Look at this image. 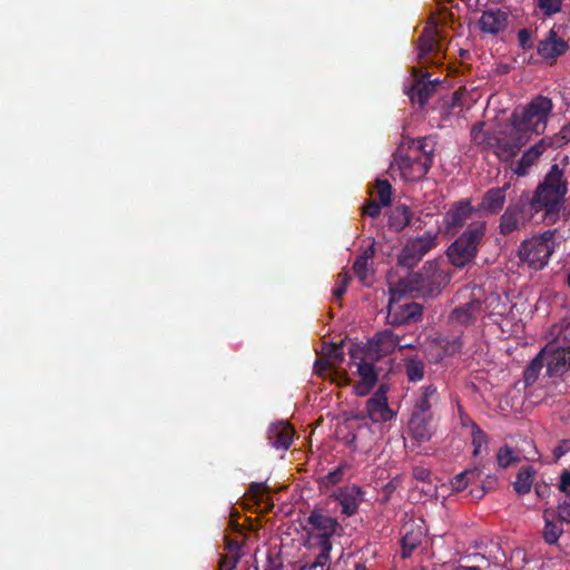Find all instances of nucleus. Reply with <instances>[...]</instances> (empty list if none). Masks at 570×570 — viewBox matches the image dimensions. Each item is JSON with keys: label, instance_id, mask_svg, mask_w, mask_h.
Listing matches in <instances>:
<instances>
[{"label": "nucleus", "instance_id": "1", "mask_svg": "<svg viewBox=\"0 0 570 570\" xmlns=\"http://www.w3.org/2000/svg\"><path fill=\"white\" fill-rule=\"evenodd\" d=\"M552 110V100L542 95H538L527 105L515 108L510 117L511 126L508 129L511 141H513L508 155L518 154L532 135L543 134Z\"/></svg>", "mask_w": 570, "mask_h": 570}, {"label": "nucleus", "instance_id": "2", "mask_svg": "<svg viewBox=\"0 0 570 570\" xmlns=\"http://www.w3.org/2000/svg\"><path fill=\"white\" fill-rule=\"evenodd\" d=\"M568 193V181L563 178V170L554 164L538 185L534 195L529 198L530 209L539 212L544 209V219L554 223Z\"/></svg>", "mask_w": 570, "mask_h": 570}, {"label": "nucleus", "instance_id": "3", "mask_svg": "<svg viewBox=\"0 0 570 570\" xmlns=\"http://www.w3.org/2000/svg\"><path fill=\"white\" fill-rule=\"evenodd\" d=\"M434 146L428 138H417L402 145L394 158L404 180L417 181L429 173L434 158Z\"/></svg>", "mask_w": 570, "mask_h": 570}, {"label": "nucleus", "instance_id": "4", "mask_svg": "<svg viewBox=\"0 0 570 570\" xmlns=\"http://www.w3.org/2000/svg\"><path fill=\"white\" fill-rule=\"evenodd\" d=\"M485 233V220H471L465 229L449 246L446 255L450 263L456 268H463L469 264H472L484 242Z\"/></svg>", "mask_w": 570, "mask_h": 570}, {"label": "nucleus", "instance_id": "5", "mask_svg": "<svg viewBox=\"0 0 570 570\" xmlns=\"http://www.w3.org/2000/svg\"><path fill=\"white\" fill-rule=\"evenodd\" d=\"M306 546L318 549L320 552L330 553L333 549L332 539L341 529L338 521L324 514L321 510H313L306 519Z\"/></svg>", "mask_w": 570, "mask_h": 570}, {"label": "nucleus", "instance_id": "6", "mask_svg": "<svg viewBox=\"0 0 570 570\" xmlns=\"http://www.w3.org/2000/svg\"><path fill=\"white\" fill-rule=\"evenodd\" d=\"M554 233L549 229L523 240L518 250L520 259L535 271L542 269L554 250Z\"/></svg>", "mask_w": 570, "mask_h": 570}, {"label": "nucleus", "instance_id": "7", "mask_svg": "<svg viewBox=\"0 0 570 570\" xmlns=\"http://www.w3.org/2000/svg\"><path fill=\"white\" fill-rule=\"evenodd\" d=\"M483 128L484 122H476L471 128V139L476 146L485 150H493L503 161H509L517 155L512 153L508 155L513 145L508 129L501 130L498 135H491Z\"/></svg>", "mask_w": 570, "mask_h": 570}, {"label": "nucleus", "instance_id": "8", "mask_svg": "<svg viewBox=\"0 0 570 570\" xmlns=\"http://www.w3.org/2000/svg\"><path fill=\"white\" fill-rule=\"evenodd\" d=\"M534 209H530L528 195H521L517 200L510 202L500 217L499 233L509 236L524 227L532 218Z\"/></svg>", "mask_w": 570, "mask_h": 570}, {"label": "nucleus", "instance_id": "9", "mask_svg": "<svg viewBox=\"0 0 570 570\" xmlns=\"http://www.w3.org/2000/svg\"><path fill=\"white\" fill-rule=\"evenodd\" d=\"M441 272L434 262H426L422 271L410 275L409 289L422 296H436L440 294Z\"/></svg>", "mask_w": 570, "mask_h": 570}, {"label": "nucleus", "instance_id": "10", "mask_svg": "<svg viewBox=\"0 0 570 570\" xmlns=\"http://www.w3.org/2000/svg\"><path fill=\"white\" fill-rule=\"evenodd\" d=\"M435 246L436 236L426 232L404 245L397 256V263L402 267L413 268Z\"/></svg>", "mask_w": 570, "mask_h": 570}, {"label": "nucleus", "instance_id": "11", "mask_svg": "<svg viewBox=\"0 0 570 570\" xmlns=\"http://www.w3.org/2000/svg\"><path fill=\"white\" fill-rule=\"evenodd\" d=\"M478 212L470 199L464 198L453 203L443 217L445 233L454 236L466 224L469 225L472 216Z\"/></svg>", "mask_w": 570, "mask_h": 570}, {"label": "nucleus", "instance_id": "12", "mask_svg": "<svg viewBox=\"0 0 570 570\" xmlns=\"http://www.w3.org/2000/svg\"><path fill=\"white\" fill-rule=\"evenodd\" d=\"M412 75L414 81L406 94L412 102H416L422 108L435 92L439 81L428 79L430 75L422 73L421 70L415 67L412 68Z\"/></svg>", "mask_w": 570, "mask_h": 570}, {"label": "nucleus", "instance_id": "13", "mask_svg": "<svg viewBox=\"0 0 570 570\" xmlns=\"http://www.w3.org/2000/svg\"><path fill=\"white\" fill-rule=\"evenodd\" d=\"M366 414L374 423L387 422L394 412L387 404L386 392L383 385L366 401Z\"/></svg>", "mask_w": 570, "mask_h": 570}, {"label": "nucleus", "instance_id": "14", "mask_svg": "<svg viewBox=\"0 0 570 570\" xmlns=\"http://www.w3.org/2000/svg\"><path fill=\"white\" fill-rule=\"evenodd\" d=\"M341 505V512L346 517H352L358 511L360 504L364 500V492L355 484L337 489L332 495Z\"/></svg>", "mask_w": 570, "mask_h": 570}, {"label": "nucleus", "instance_id": "15", "mask_svg": "<svg viewBox=\"0 0 570 570\" xmlns=\"http://www.w3.org/2000/svg\"><path fill=\"white\" fill-rule=\"evenodd\" d=\"M422 315V306L417 303L411 302L405 304H389L386 321L393 326L407 324L416 321Z\"/></svg>", "mask_w": 570, "mask_h": 570}, {"label": "nucleus", "instance_id": "16", "mask_svg": "<svg viewBox=\"0 0 570 570\" xmlns=\"http://www.w3.org/2000/svg\"><path fill=\"white\" fill-rule=\"evenodd\" d=\"M483 302L480 297H476L474 293H469V299L464 303H460L451 313V321L469 325L473 323L478 316L482 313Z\"/></svg>", "mask_w": 570, "mask_h": 570}, {"label": "nucleus", "instance_id": "17", "mask_svg": "<svg viewBox=\"0 0 570 570\" xmlns=\"http://www.w3.org/2000/svg\"><path fill=\"white\" fill-rule=\"evenodd\" d=\"M295 431L287 421L272 423L266 432L268 444L276 449L286 451L293 443Z\"/></svg>", "mask_w": 570, "mask_h": 570}, {"label": "nucleus", "instance_id": "18", "mask_svg": "<svg viewBox=\"0 0 570 570\" xmlns=\"http://www.w3.org/2000/svg\"><path fill=\"white\" fill-rule=\"evenodd\" d=\"M401 533V557L407 559L421 546L425 530L423 525L409 521L402 527Z\"/></svg>", "mask_w": 570, "mask_h": 570}, {"label": "nucleus", "instance_id": "19", "mask_svg": "<svg viewBox=\"0 0 570 570\" xmlns=\"http://www.w3.org/2000/svg\"><path fill=\"white\" fill-rule=\"evenodd\" d=\"M397 345H400V336L392 330H383L377 332L367 342V352L375 355L377 358L393 353Z\"/></svg>", "mask_w": 570, "mask_h": 570}, {"label": "nucleus", "instance_id": "20", "mask_svg": "<svg viewBox=\"0 0 570 570\" xmlns=\"http://www.w3.org/2000/svg\"><path fill=\"white\" fill-rule=\"evenodd\" d=\"M569 49L568 42L560 38L554 29H550L546 37L538 42L537 51L544 60L554 61Z\"/></svg>", "mask_w": 570, "mask_h": 570}, {"label": "nucleus", "instance_id": "21", "mask_svg": "<svg viewBox=\"0 0 570 570\" xmlns=\"http://www.w3.org/2000/svg\"><path fill=\"white\" fill-rule=\"evenodd\" d=\"M510 189V184L505 183L501 187H492L488 189L478 205V212H483L488 215L499 214L507 202V191Z\"/></svg>", "mask_w": 570, "mask_h": 570}, {"label": "nucleus", "instance_id": "22", "mask_svg": "<svg viewBox=\"0 0 570 570\" xmlns=\"http://www.w3.org/2000/svg\"><path fill=\"white\" fill-rule=\"evenodd\" d=\"M407 428L414 440L428 442L434 433L433 414L411 413Z\"/></svg>", "mask_w": 570, "mask_h": 570}, {"label": "nucleus", "instance_id": "23", "mask_svg": "<svg viewBox=\"0 0 570 570\" xmlns=\"http://www.w3.org/2000/svg\"><path fill=\"white\" fill-rule=\"evenodd\" d=\"M439 30L435 27H425L417 39V61L424 63L430 55L435 58L441 53L440 43L438 41Z\"/></svg>", "mask_w": 570, "mask_h": 570}, {"label": "nucleus", "instance_id": "24", "mask_svg": "<svg viewBox=\"0 0 570 570\" xmlns=\"http://www.w3.org/2000/svg\"><path fill=\"white\" fill-rule=\"evenodd\" d=\"M508 14L501 9L483 11L479 28L484 33L498 35L507 27Z\"/></svg>", "mask_w": 570, "mask_h": 570}, {"label": "nucleus", "instance_id": "25", "mask_svg": "<svg viewBox=\"0 0 570 570\" xmlns=\"http://www.w3.org/2000/svg\"><path fill=\"white\" fill-rule=\"evenodd\" d=\"M357 373L361 380L354 385V391L356 395L365 396L376 384L377 373L374 365L365 362L364 360L357 363Z\"/></svg>", "mask_w": 570, "mask_h": 570}, {"label": "nucleus", "instance_id": "26", "mask_svg": "<svg viewBox=\"0 0 570 570\" xmlns=\"http://www.w3.org/2000/svg\"><path fill=\"white\" fill-rule=\"evenodd\" d=\"M440 396L434 384L422 386L414 402L412 413L433 414L432 406L438 403Z\"/></svg>", "mask_w": 570, "mask_h": 570}, {"label": "nucleus", "instance_id": "27", "mask_svg": "<svg viewBox=\"0 0 570 570\" xmlns=\"http://www.w3.org/2000/svg\"><path fill=\"white\" fill-rule=\"evenodd\" d=\"M552 144H547V139H541L538 144L531 146L528 150H525L517 163V167L514 173L518 176H524L528 174L529 168L539 159V157L543 154L547 146H551Z\"/></svg>", "mask_w": 570, "mask_h": 570}, {"label": "nucleus", "instance_id": "28", "mask_svg": "<svg viewBox=\"0 0 570 570\" xmlns=\"http://www.w3.org/2000/svg\"><path fill=\"white\" fill-rule=\"evenodd\" d=\"M544 529L542 532L543 539L548 544H554L558 542L560 535L563 533L562 524L554 522L552 519L556 518V511L546 510L543 513Z\"/></svg>", "mask_w": 570, "mask_h": 570}, {"label": "nucleus", "instance_id": "29", "mask_svg": "<svg viewBox=\"0 0 570 570\" xmlns=\"http://www.w3.org/2000/svg\"><path fill=\"white\" fill-rule=\"evenodd\" d=\"M411 217L412 212L410 207L405 205L395 206L389 215V227L395 232H400L410 224Z\"/></svg>", "mask_w": 570, "mask_h": 570}, {"label": "nucleus", "instance_id": "30", "mask_svg": "<svg viewBox=\"0 0 570 570\" xmlns=\"http://www.w3.org/2000/svg\"><path fill=\"white\" fill-rule=\"evenodd\" d=\"M481 474L482 472L479 468L466 469L452 479V489L456 492H461L469 484H473L474 482L480 481Z\"/></svg>", "mask_w": 570, "mask_h": 570}, {"label": "nucleus", "instance_id": "31", "mask_svg": "<svg viewBox=\"0 0 570 570\" xmlns=\"http://www.w3.org/2000/svg\"><path fill=\"white\" fill-rule=\"evenodd\" d=\"M535 470L531 465L523 466L517 474V480L513 483L514 491L523 495L529 493L533 483V475Z\"/></svg>", "mask_w": 570, "mask_h": 570}, {"label": "nucleus", "instance_id": "32", "mask_svg": "<svg viewBox=\"0 0 570 570\" xmlns=\"http://www.w3.org/2000/svg\"><path fill=\"white\" fill-rule=\"evenodd\" d=\"M544 366L543 352H540L525 367L523 372V380L525 385H532L539 377L541 370Z\"/></svg>", "mask_w": 570, "mask_h": 570}, {"label": "nucleus", "instance_id": "33", "mask_svg": "<svg viewBox=\"0 0 570 570\" xmlns=\"http://www.w3.org/2000/svg\"><path fill=\"white\" fill-rule=\"evenodd\" d=\"M405 372L410 382H419L424 377L425 364L417 357H410L405 361Z\"/></svg>", "mask_w": 570, "mask_h": 570}, {"label": "nucleus", "instance_id": "34", "mask_svg": "<svg viewBox=\"0 0 570 570\" xmlns=\"http://www.w3.org/2000/svg\"><path fill=\"white\" fill-rule=\"evenodd\" d=\"M544 365L547 366V375L550 377L560 376L568 371L560 352L548 355Z\"/></svg>", "mask_w": 570, "mask_h": 570}, {"label": "nucleus", "instance_id": "35", "mask_svg": "<svg viewBox=\"0 0 570 570\" xmlns=\"http://www.w3.org/2000/svg\"><path fill=\"white\" fill-rule=\"evenodd\" d=\"M376 196L383 206H389L392 199V185L386 179H376Z\"/></svg>", "mask_w": 570, "mask_h": 570}, {"label": "nucleus", "instance_id": "36", "mask_svg": "<svg viewBox=\"0 0 570 570\" xmlns=\"http://www.w3.org/2000/svg\"><path fill=\"white\" fill-rule=\"evenodd\" d=\"M519 461V458L513 453L509 445H503L497 453V462L501 469H507L511 464Z\"/></svg>", "mask_w": 570, "mask_h": 570}, {"label": "nucleus", "instance_id": "37", "mask_svg": "<svg viewBox=\"0 0 570 570\" xmlns=\"http://www.w3.org/2000/svg\"><path fill=\"white\" fill-rule=\"evenodd\" d=\"M471 436H472V445H473V455L478 456L481 452V448L483 444L488 442V435L480 429L478 424L474 422L471 423Z\"/></svg>", "mask_w": 570, "mask_h": 570}, {"label": "nucleus", "instance_id": "38", "mask_svg": "<svg viewBox=\"0 0 570 570\" xmlns=\"http://www.w3.org/2000/svg\"><path fill=\"white\" fill-rule=\"evenodd\" d=\"M330 560V553L318 551L313 562L302 566L298 570H328Z\"/></svg>", "mask_w": 570, "mask_h": 570}, {"label": "nucleus", "instance_id": "39", "mask_svg": "<svg viewBox=\"0 0 570 570\" xmlns=\"http://www.w3.org/2000/svg\"><path fill=\"white\" fill-rule=\"evenodd\" d=\"M346 468H347V465L341 464L333 471L328 472L326 475H324L322 478V480H321L322 485L324 488H331V487H334L337 483H340L343 480L344 471Z\"/></svg>", "mask_w": 570, "mask_h": 570}, {"label": "nucleus", "instance_id": "40", "mask_svg": "<svg viewBox=\"0 0 570 570\" xmlns=\"http://www.w3.org/2000/svg\"><path fill=\"white\" fill-rule=\"evenodd\" d=\"M440 346L442 347L445 355L452 356L461 352L463 342L460 336L453 337L451 340L442 338L440 341Z\"/></svg>", "mask_w": 570, "mask_h": 570}, {"label": "nucleus", "instance_id": "41", "mask_svg": "<svg viewBox=\"0 0 570 570\" xmlns=\"http://www.w3.org/2000/svg\"><path fill=\"white\" fill-rule=\"evenodd\" d=\"M351 281V276L347 272H342L337 275V284L332 291V295L335 301H340L347 289V285Z\"/></svg>", "mask_w": 570, "mask_h": 570}, {"label": "nucleus", "instance_id": "42", "mask_svg": "<svg viewBox=\"0 0 570 570\" xmlns=\"http://www.w3.org/2000/svg\"><path fill=\"white\" fill-rule=\"evenodd\" d=\"M535 2L546 16L556 14L562 8V0H535Z\"/></svg>", "mask_w": 570, "mask_h": 570}, {"label": "nucleus", "instance_id": "43", "mask_svg": "<svg viewBox=\"0 0 570 570\" xmlns=\"http://www.w3.org/2000/svg\"><path fill=\"white\" fill-rule=\"evenodd\" d=\"M354 274L358 277V279L368 285L367 277L370 274L368 262L365 261V257H357L353 265Z\"/></svg>", "mask_w": 570, "mask_h": 570}, {"label": "nucleus", "instance_id": "44", "mask_svg": "<svg viewBox=\"0 0 570 570\" xmlns=\"http://www.w3.org/2000/svg\"><path fill=\"white\" fill-rule=\"evenodd\" d=\"M344 358V353H343V345L342 343L341 344H332L327 352H326V357L325 360L328 361V364L331 366H335V365H338Z\"/></svg>", "mask_w": 570, "mask_h": 570}, {"label": "nucleus", "instance_id": "45", "mask_svg": "<svg viewBox=\"0 0 570 570\" xmlns=\"http://www.w3.org/2000/svg\"><path fill=\"white\" fill-rule=\"evenodd\" d=\"M556 515L560 522H570V492L566 494V498L561 502H559Z\"/></svg>", "mask_w": 570, "mask_h": 570}, {"label": "nucleus", "instance_id": "46", "mask_svg": "<svg viewBox=\"0 0 570 570\" xmlns=\"http://www.w3.org/2000/svg\"><path fill=\"white\" fill-rule=\"evenodd\" d=\"M494 482H495V480L492 476L488 475L485 481H481L480 485L470 490V494L474 499H478V500L482 499L484 497V494L490 489H492Z\"/></svg>", "mask_w": 570, "mask_h": 570}, {"label": "nucleus", "instance_id": "47", "mask_svg": "<svg viewBox=\"0 0 570 570\" xmlns=\"http://www.w3.org/2000/svg\"><path fill=\"white\" fill-rule=\"evenodd\" d=\"M382 206L381 203H376L375 200H367L362 207V213L363 215L376 218L381 214Z\"/></svg>", "mask_w": 570, "mask_h": 570}, {"label": "nucleus", "instance_id": "48", "mask_svg": "<svg viewBox=\"0 0 570 570\" xmlns=\"http://www.w3.org/2000/svg\"><path fill=\"white\" fill-rule=\"evenodd\" d=\"M568 142H570V122L561 127L552 144L557 147H561Z\"/></svg>", "mask_w": 570, "mask_h": 570}, {"label": "nucleus", "instance_id": "49", "mask_svg": "<svg viewBox=\"0 0 570 570\" xmlns=\"http://www.w3.org/2000/svg\"><path fill=\"white\" fill-rule=\"evenodd\" d=\"M532 33L529 29H521L518 31V41L522 49H531L532 48Z\"/></svg>", "mask_w": 570, "mask_h": 570}, {"label": "nucleus", "instance_id": "50", "mask_svg": "<svg viewBox=\"0 0 570 570\" xmlns=\"http://www.w3.org/2000/svg\"><path fill=\"white\" fill-rule=\"evenodd\" d=\"M570 452V439H563L559 441L558 445L553 449V455L556 460H559L563 455Z\"/></svg>", "mask_w": 570, "mask_h": 570}, {"label": "nucleus", "instance_id": "51", "mask_svg": "<svg viewBox=\"0 0 570 570\" xmlns=\"http://www.w3.org/2000/svg\"><path fill=\"white\" fill-rule=\"evenodd\" d=\"M240 554L222 558L219 567L222 570H234L239 561Z\"/></svg>", "mask_w": 570, "mask_h": 570}, {"label": "nucleus", "instance_id": "52", "mask_svg": "<svg viewBox=\"0 0 570 570\" xmlns=\"http://www.w3.org/2000/svg\"><path fill=\"white\" fill-rule=\"evenodd\" d=\"M265 488L266 485L263 482H253L249 485L248 492L254 499H261Z\"/></svg>", "mask_w": 570, "mask_h": 570}, {"label": "nucleus", "instance_id": "53", "mask_svg": "<svg viewBox=\"0 0 570 570\" xmlns=\"http://www.w3.org/2000/svg\"><path fill=\"white\" fill-rule=\"evenodd\" d=\"M559 490L566 494L570 493V471L563 470L560 476Z\"/></svg>", "mask_w": 570, "mask_h": 570}, {"label": "nucleus", "instance_id": "54", "mask_svg": "<svg viewBox=\"0 0 570 570\" xmlns=\"http://www.w3.org/2000/svg\"><path fill=\"white\" fill-rule=\"evenodd\" d=\"M413 476L419 481L426 482L430 481L431 472L425 468L415 466L413 469Z\"/></svg>", "mask_w": 570, "mask_h": 570}, {"label": "nucleus", "instance_id": "55", "mask_svg": "<svg viewBox=\"0 0 570 570\" xmlns=\"http://www.w3.org/2000/svg\"><path fill=\"white\" fill-rule=\"evenodd\" d=\"M226 548L228 549L230 556L240 554V544L235 540H227Z\"/></svg>", "mask_w": 570, "mask_h": 570}, {"label": "nucleus", "instance_id": "56", "mask_svg": "<svg viewBox=\"0 0 570 570\" xmlns=\"http://www.w3.org/2000/svg\"><path fill=\"white\" fill-rule=\"evenodd\" d=\"M315 371L322 374L323 371H326L331 367L328 361L325 358H317L314 364Z\"/></svg>", "mask_w": 570, "mask_h": 570}, {"label": "nucleus", "instance_id": "57", "mask_svg": "<svg viewBox=\"0 0 570 570\" xmlns=\"http://www.w3.org/2000/svg\"><path fill=\"white\" fill-rule=\"evenodd\" d=\"M534 490H535V493H537V495H538L539 498H544V497H547V495L549 494V492H550V488H549V485H548L547 483H542V484L537 483V484L534 485Z\"/></svg>", "mask_w": 570, "mask_h": 570}, {"label": "nucleus", "instance_id": "58", "mask_svg": "<svg viewBox=\"0 0 570 570\" xmlns=\"http://www.w3.org/2000/svg\"><path fill=\"white\" fill-rule=\"evenodd\" d=\"M375 254L374 243H372L358 257H365V261L368 262Z\"/></svg>", "mask_w": 570, "mask_h": 570}, {"label": "nucleus", "instance_id": "59", "mask_svg": "<svg viewBox=\"0 0 570 570\" xmlns=\"http://www.w3.org/2000/svg\"><path fill=\"white\" fill-rule=\"evenodd\" d=\"M282 569H283L282 562L275 561L272 559L268 560V564L265 568V570H282Z\"/></svg>", "mask_w": 570, "mask_h": 570}, {"label": "nucleus", "instance_id": "60", "mask_svg": "<svg viewBox=\"0 0 570 570\" xmlns=\"http://www.w3.org/2000/svg\"><path fill=\"white\" fill-rule=\"evenodd\" d=\"M560 355L562 358H564V364L567 368H570V351H562L560 352Z\"/></svg>", "mask_w": 570, "mask_h": 570}, {"label": "nucleus", "instance_id": "61", "mask_svg": "<svg viewBox=\"0 0 570 570\" xmlns=\"http://www.w3.org/2000/svg\"><path fill=\"white\" fill-rule=\"evenodd\" d=\"M416 345L413 343H402V340L400 338V345H397L396 348L404 350V348H415Z\"/></svg>", "mask_w": 570, "mask_h": 570}, {"label": "nucleus", "instance_id": "62", "mask_svg": "<svg viewBox=\"0 0 570 570\" xmlns=\"http://www.w3.org/2000/svg\"><path fill=\"white\" fill-rule=\"evenodd\" d=\"M395 489V485L392 483V482H389L385 487H384V491L387 493V494H391Z\"/></svg>", "mask_w": 570, "mask_h": 570}, {"label": "nucleus", "instance_id": "63", "mask_svg": "<svg viewBox=\"0 0 570 570\" xmlns=\"http://www.w3.org/2000/svg\"><path fill=\"white\" fill-rule=\"evenodd\" d=\"M462 570H481V569L478 567H470V568H463Z\"/></svg>", "mask_w": 570, "mask_h": 570}, {"label": "nucleus", "instance_id": "64", "mask_svg": "<svg viewBox=\"0 0 570 570\" xmlns=\"http://www.w3.org/2000/svg\"><path fill=\"white\" fill-rule=\"evenodd\" d=\"M569 287H570V274L568 275V281H567Z\"/></svg>", "mask_w": 570, "mask_h": 570}]
</instances>
